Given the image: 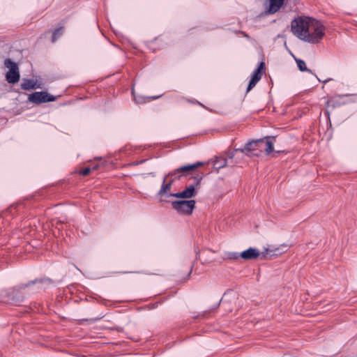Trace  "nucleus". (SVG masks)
I'll return each instance as SVG.
<instances>
[{
	"mask_svg": "<svg viewBox=\"0 0 357 357\" xmlns=\"http://www.w3.org/2000/svg\"><path fill=\"white\" fill-rule=\"evenodd\" d=\"M165 176L168 178L169 177L172 178V179H178L180 178L182 176V174L181 172H177L176 169L172 172H170L168 174H167Z\"/></svg>",
	"mask_w": 357,
	"mask_h": 357,
	"instance_id": "19",
	"label": "nucleus"
},
{
	"mask_svg": "<svg viewBox=\"0 0 357 357\" xmlns=\"http://www.w3.org/2000/svg\"><path fill=\"white\" fill-rule=\"evenodd\" d=\"M173 182L174 179H171L167 182V176H165L160 190L158 191V195L160 196L167 195V192L170 190Z\"/></svg>",
	"mask_w": 357,
	"mask_h": 357,
	"instance_id": "12",
	"label": "nucleus"
},
{
	"mask_svg": "<svg viewBox=\"0 0 357 357\" xmlns=\"http://www.w3.org/2000/svg\"><path fill=\"white\" fill-rule=\"evenodd\" d=\"M325 28L320 22L311 18L303 40L310 43H318L324 37Z\"/></svg>",
	"mask_w": 357,
	"mask_h": 357,
	"instance_id": "1",
	"label": "nucleus"
},
{
	"mask_svg": "<svg viewBox=\"0 0 357 357\" xmlns=\"http://www.w3.org/2000/svg\"><path fill=\"white\" fill-rule=\"evenodd\" d=\"M200 257H200L199 252H196V259H197V260H200V259H201V258H200Z\"/></svg>",
	"mask_w": 357,
	"mask_h": 357,
	"instance_id": "25",
	"label": "nucleus"
},
{
	"mask_svg": "<svg viewBox=\"0 0 357 357\" xmlns=\"http://www.w3.org/2000/svg\"><path fill=\"white\" fill-rule=\"evenodd\" d=\"M293 1H294L295 0H293Z\"/></svg>",
	"mask_w": 357,
	"mask_h": 357,
	"instance_id": "31",
	"label": "nucleus"
},
{
	"mask_svg": "<svg viewBox=\"0 0 357 357\" xmlns=\"http://www.w3.org/2000/svg\"><path fill=\"white\" fill-rule=\"evenodd\" d=\"M91 172V168L89 167H86L84 169H83L81 172H80V174L82 175V176H87L89 175V174Z\"/></svg>",
	"mask_w": 357,
	"mask_h": 357,
	"instance_id": "22",
	"label": "nucleus"
},
{
	"mask_svg": "<svg viewBox=\"0 0 357 357\" xmlns=\"http://www.w3.org/2000/svg\"><path fill=\"white\" fill-rule=\"evenodd\" d=\"M4 66L8 69L6 74V79L10 84H15L19 82L20 78L19 68L17 64L10 59L4 61Z\"/></svg>",
	"mask_w": 357,
	"mask_h": 357,
	"instance_id": "4",
	"label": "nucleus"
},
{
	"mask_svg": "<svg viewBox=\"0 0 357 357\" xmlns=\"http://www.w3.org/2000/svg\"><path fill=\"white\" fill-rule=\"evenodd\" d=\"M331 80H332V79H328L324 80V81H323V82H324V84H326V83L328 82H329V81H331Z\"/></svg>",
	"mask_w": 357,
	"mask_h": 357,
	"instance_id": "27",
	"label": "nucleus"
},
{
	"mask_svg": "<svg viewBox=\"0 0 357 357\" xmlns=\"http://www.w3.org/2000/svg\"><path fill=\"white\" fill-rule=\"evenodd\" d=\"M28 100L31 102L40 104L54 101L56 98L45 91H36L30 94Z\"/></svg>",
	"mask_w": 357,
	"mask_h": 357,
	"instance_id": "5",
	"label": "nucleus"
},
{
	"mask_svg": "<svg viewBox=\"0 0 357 357\" xmlns=\"http://www.w3.org/2000/svg\"><path fill=\"white\" fill-rule=\"evenodd\" d=\"M284 0H269V6L266 11L268 14H274L279 10Z\"/></svg>",
	"mask_w": 357,
	"mask_h": 357,
	"instance_id": "11",
	"label": "nucleus"
},
{
	"mask_svg": "<svg viewBox=\"0 0 357 357\" xmlns=\"http://www.w3.org/2000/svg\"><path fill=\"white\" fill-rule=\"evenodd\" d=\"M264 68L265 63L261 62L259 67L254 70L247 88V93L249 92L252 88H254L257 83L260 80L261 77V70H263Z\"/></svg>",
	"mask_w": 357,
	"mask_h": 357,
	"instance_id": "7",
	"label": "nucleus"
},
{
	"mask_svg": "<svg viewBox=\"0 0 357 357\" xmlns=\"http://www.w3.org/2000/svg\"><path fill=\"white\" fill-rule=\"evenodd\" d=\"M297 66L298 69L302 72H308L311 74H313L311 70L308 69L306 66V63L303 60L301 59H296Z\"/></svg>",
	"mask_w": 357,
	"mask_h": 357,
	"instance_id": "15",
	"label": "nucleus"
},
{
	"mask_svg": "<svg viewBox=\"0 0 357 357\" xmlns=\"http://www.w3.org/2000/svg\"><path fill=\"white\" fill-rule=\"evenodd\" d=\"M152 176H155V174L154 173H151L150 174Z\"/></svg>",
	"mask_w": 357,
	"mask_h": 357,
	"instance_id": "30",
	"label": "nucleus"
},
{
	"mask_svg": "<svg viewBox=\"0 0 357 357\" xmlns=\"http://www.w3.org/2000/svg\"><path fill=\"white\" fill-rule=\"evenodd\" d=\"M21 88L24 90H32L39 88V86H37L34 79H23L21 83Z\"/></svg>",
	"mask_w": 357,
	"mask_h": 357,
	"instance_id": "13",
	"label": "nucleus"
},
{
	"mask_svg": "<svg viewBox=\"0 0 357 357\" xmlns=\"http://www.w3.org/2000/svg\"><path fill=\"white\" fill-rule=\"evenodd\" d=\"M310 20L311 18L307 17H298L292 20L291 30L293 34L303 40V38L306 37V31L309 23H310Z\"/></svg>",
	"mask_w": 357,
	"mask_h": 357,
	"instance_id": "2",
	"label": "nucleus"
},
{
	"mask_svg": "<svg viewBox=\"0 0 357 357\" xmlns=\"http://www.w3.org/2000/svg\"><path fill=\"white\" fill-rule=\"evenodd\" d=\"M226 165L227 161L225 159L217 160L214 163V166L216 169L223 168Z\"/></svg>",
	"mask_w": 357,
	"mask_h": 357,
	"instance_id": "20",
	"label": "nucleus"
},
{
	"mask_svg": "<svg viewBox=\"0 0 357 357\" xmlns=\"http://www.w3.org/2000/svg\"><path fill=\"white\" fill-rule=\"evenodd\" d=\"M132 93L133 95L134 100L137 104H143L146 102L150 101L151 100H154L158 98V97L153 96V97H144L142 96H135L134 91H132Z\"/></svg>",
	"mask_w": 357,
	"mask_h": 357,
	"instance_id": "14",
	"label": "nucleus"
},
{
	"mask_svg": "<svg viewBox=\"0 0 357 357\" xmlns=\"http://www.w3.org/2000/svg\"><path fill=\"white\" fill-rule=\"evenodd\" d=\"M211 252V250H205V251L204 252V254H206V253H208V252Z\"/></svg>",
	"mask_w": 357,
	"mask_h": 357,
	"instance_id": "28",
	"label": "nucleus"
},
{
	"mask_svg": "<svg viewBox=\"0 0 357 357\" xmlns=\"http://www.w3.org/2000/svg\"><path fill=\"white\" fill-rule=\"evenodd\" d=\"M315 77H317V79L319 80V82H321V79H319L317 76L315 75Z\"/></svg>",
	"mask_w": 357,
	"mask_h": 357,
	"instance_id": "29",
	"label": "nucleus"
},
{
	"mask_svg": "<svg viewBox=\"0 0 357 357\" xmlns=\"http://www.w3.org/2000/svg\"><path fill=\"white\" fill-rule=\"evenodd\" d=\"M195 195V188L193 185H190L182 192L170 193L167 196L179 199H190Z\"/></svg>",
	"mask_w": 357,
	"mask_h": 357,
	"instance_id": "8",
	"label": "nucleus"
},
{
	"mask_svg": "<svg viewBox=\"0 0 357 357\" xmlns=\"http://www.w3.org/2000/svg\"><path fill=\"white\" fill-rule=\"evenodd\" d=\"M259 251L253 248H250L248 250L240 253V256L245 260L255 259L259 257Z\"/></svg>",
	"mask_w": 357,
	"mask_h": 357,
	"instance_id": "9",
	"label": "nucleus"
},
{
	"mask_svg": "<svg viewBox=\"0 0 357 357\" xmlns=\"http://www.w3.org/2000/svg\"><path fill=\"white\" fill-rule=\"evenodd\" d=\"M210 261H211V259H207V258H205V259H204V262H203V263H208V262H210Z\"/></svg>",
	"mask_w": 357,
	"mask_h": 357,
	"instance_id": "26",
	"label": "nucleus"
},
{
	"mask_svg": "<svg viewBox=\"0 0 357 357\" xmlns=\"http://www.w3.org/2000/svg\"><path fill=\"white\" fill-rule=\"evenodd\" d=\"M264 144V140L263 139H259L257 140H253L251 142H248L243 149H236V151H241V153L247 152H252L255 151H259L260 152L262 151V148Z\"/></svg>",
	"mask_w": 357,
	"mask_h": 357,
	"instance_id": "6",
	"label": "nucleus"
},
{
	"mask_svg": "<svg viewBox=\"0 0 357 357\" xmlns=\"http://www.w3.org/2000/svg\"><path fill=\"white\" fill-rule=\"evenodd\" d=\"M36 282H40L41 284H50L51 283V280H34V281H31L30 282H29L28 284H25L24 285V287H27L28 286H29L31 284H35Z\"/></svg>",
	"mask_w": 357,
	"mask_h": 357,
	"instance_id": "21",
	"label": "nucleus"
},
{
	"mask_svg": "<svg viewBox=\"0 0 357 357\" xmlns=\"http://www.w3.org/2000/svg\"><path fill=\"white\" fill-rule=\"evenodd\" d=\"M203 165V162H197L195 164L191 165H187L182 166L181 167H178L176 169L177 172H181L182 174V176H185L189 174L190 172L195 169L196 168L201 167Z\"/></svg>",
	"mask_w": 357,
	"mask_h": 357,
	"instance_id": "10",
	"label": "nucleus"
},
{
	"mask_svg": "<svg viewBox=\"0 0 357 357\" xmlns=\"http://www.w3.org/2000/svg\"><path fill=\"white\" fill-rule=\"evenodd\" d=\"M262 149H264L267 155L270 154L273 151V143L267 139L264 141Z\"/></svg>",
	"mask_w": 357,
	"mask_h": 357,
	"instance_id": "16",
	"label": "nucleus"
},
{
	"mask_svg": "<svg viewBox=\"0 0 357 357\" xmlns=\"http://www.w3.org/2000/svg\"><path fill=\"white\" fill-rule=\"evenodd\" d=\"M235 152H236V149L234 150V151H233V152H231V153H230L229 154V157L230 158H233L234 157V153H235Z\"/></svg>",
	"mask_w": 357,
	"mask_h": 357,
	"instance_id": "24",
	"label": "nucleus"
},
{
	"mask_svg": "<svg viewBox=\"0 0 357 357\" xmlns=\"http://www.w3.org/2000/svg\"><path fill=\"white\" fill-rule=\"evenodd\" d=\"M240 256V253L235 252H227L225 253V259L237 260Z\"/></svg>",
	"mask_w": 357,
	"mask_h": 357,
	"instance_id": "17",
	"label": "nucleus"
},
{
	"mask_svg": "<svg viewBox=\"0 0 357 357\" xmlns=\"http://www.w3.org/2000/svg\"><path fill=\"white\" fill-rule=\"evenodd\" d=\"M272 252V250H269V249H266V253H263L262 255V257L264 259H266V256L271 253Z\"/></svg>",
	"mask_w": 357,
	"mask_h": 357,
	"instance_id": "23",
	"label": "nucleus"
},
{
	"mask_svg": "<svg viewBox=\"0 0 357 357\" xmlns=\"http://www.w3.org/2000/svg\"><path fill=\"white\" fill-rule=\"evenodd\" d=\"M172 207L181 215H190L195 207V201L176 200L172 202Z\"/></svg>",
	"mask_w": 357,
	"mask_h": 357,
	"instance_id": "3",
	"label": "nucleus"
},
{
	"mask_svg": "<svg viewBox=\"0 0 357 357\" xmlns=\"http://www.w3.org/2000/svg\"><path fill=\"white\" fill-rule=\"evenodd\" d=\"M63 27H59V28L56 29L53 32V34H52V43L56 42L57 38L59 37H60L63 34Z\"/></svg>",
	"mask_w": 357,
	"mask_h": 357,
	"instance_id": "18",
	"label": "nucleus"
}]
</instances>
